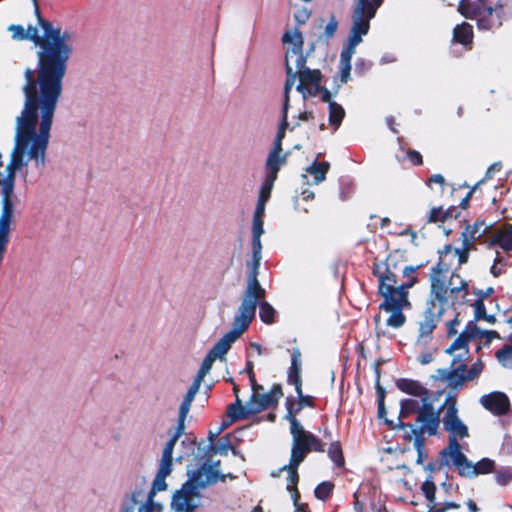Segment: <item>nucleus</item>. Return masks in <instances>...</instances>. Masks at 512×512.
Wrapping results in <instances>:
<instances>
[{
    "instance_id": "nucleus-1",
    "label": "nucleus",
    "mask_w": 512,
    "mask_h": 512,
    "mask_svg": "<svg viewBox=\"0 0 512 512\" xmlns=\"http://www.w3.org/2000/svg\"><path fill=\"white\" fill-rule=\"evenodd\" d=\"M38 23L42 35L32 25L25 32L26 40H31L38 47L37 75L30 68L25 71V103L21 114L16 117L10 160H44L62 82L75 50V30L62 28L40 17Z\"/></svg>"
},
{
    "instance_id": "nucleus-2",
    "label": "nucleus",
    "mask_w": 512,
    "mask_h": 512,
    "mask_svg": "<svg viewBox=\"0 0 512 512\" xmlns=\"http://www.w3.org/2000/svg\"><path fill=\"white\" fill-rule=\"evenodd\" d=\"M496 336V332L483 330L474 322H470L459 338L446 349V353L452 357L450 367L436 370L432 377L447 382L453 388L461 386L465 381L475 379L482 372L483 364L481 361H477L469 371H466L463 361L468 355L467 345L472 342L476 343L477 350H479L481 345H488Z\"/></svg>"
},
{
    "instance_id": "nucleus-3",
    "label": "nucleus",
    "mask_w": 512,
    "mask_h": 512,
    "mask_svg": "<svg viewBox=\"0 0 512 512\" xmlns=\"http://www.w3.org/2000/svg\"><path fill=\"white\" fill-rule=\"evenodd\" d=\"M184 434V427L180 424L177 428L169 431V438L162 448L161 460L152 489L146 494L141 491L135 492L123 504L121 512H163L164 507L155 500L157 492L167 489L166 478L173 470L174 462H181L188 452H180L177 447L179 438Z\"/></svg>"
},
{
    "instance_id": "nucleus-4",
    "label": "nucleus",
    "mask_w": 512,
    "mask_h": 512,
    "mask_svg": "<svg viewBox=\"0 0 512 512\" xmlns=\"http://www.w3.org/2000/svg\"><path fill=\"white\" fill-rule=\"evenodd\" d=\"M355 8L352 14V26L345 46L340 54V71L334 79L336 83L335 93L340 87L351 79V59L355 54L356 47L362 42L363 36L367 35L370 29V20L374 18L377 9L383 0H355Z\"/></svg>"
},
{
    "instance_id": "nucleus-5",
    "label": "nucleus",
    "mask_w": 512,
    "mask_h": 512,
    "mask_svg": "<svg viewBox=\"0 0 512 512\" xmlns=\"http://www.w3.org/2000/svg\"><path fill=\"white\" fill-rule=\"evenodd\" d=\"M291 427L290 432L292 435V450L291 458L288 465H284L277 472L273 471V477H279L282 472L287 474V490L291 494L295 511L294 512H309L305 504L299 503V492L297 491L298 483V466L304 461L306 455L311 451H321L322 446L320 441L310 432L304 430L300 422L295 419H290Z\"/></svg>"
},
{
    "instance_id": "nucleus-6",
    "label": "nucleus",
    "mask_w": 512,
    "mask_h": 512,
    "mask_svg": "<svg viewBox=\"0 0 512 512\" xmlns=\"http://www.w3.org/2000/svg\"><path fill=\"white\" fill-rule=\"evenodd\" d=\"M219 465V462L207 460L197 469L188 468V480L180 490L174 493L172 498L177 509L183 510L185 506V508L188 507L195 510L201 504L200 490L216 483L220 479L225 480L226 477L233 479L231 474L222 475Z\"/></svg>"
},
{
    "instance_id": "nucleus-7",
    "label": "nucleus",
    "mask_w": 512,
    "mask_h": 512,
    "mask_svg": "<svg viewBox=\"0 0 512 512\" xmlns=\"http://www.w3.org/2000/svg\"><path fill=\"white\" fill-rule=\"evenodd\" d=\"M282 41L285 45H290V47L286 51V72H287V80L285 82L284 87V104H283V123L280 127L282 130L284 127L288 125L287 123V111L289 107V94L295 83V75H292V65H302L303 62H306V56L302 53L303 46V38L302 34L298 29L288 30L282 37ZM280 139H281V131L278 133V143L276 146L270 151L267 160H281L280 159Z\"/></svg>"
},
{
    "instance_id": "nucleus-8",
    "label": "nucleus",
    "mask_w": 512,
    "mask_h": 512,
    "mask_svg": "<svg viewBox=\"0 0 512 512\" xmlns=\"http://www.w3.org/2000/svg\"><path fill=\"white\" fill-rule=\"evenodd\" d=\"M279 169L280 166L278 162H268L267 176L259 191L258 201L253 216L252 271H255V273H258L259 271L260 262L262 258L261 236L264 234L263 217L265 214V206L271 196V192L274 186V182L277 178V173Z\"/></svg>"
},
{
    "instance_id": "nucleus-9",
    "label": "nucleus",
    "mask_w": 512,
    "mask_h": 512,
    "mask_svg": "<svg viewBox=\"0 0 512 512\" xmlns=\"http://www.w3.org/2000/svg\"><path fill=\"white\" fill-rule=\"evenodd\" d=\"M391 259H388L387 264L377 265L375 273L379 279V292L384 298L381 304L382 309H403L409 306L408 289L411 288L416 279H408L403 284H397L395 273L390 269Z\"/></svg>"
},
{
    "instance_id": "nucleus-10",
    "label": "nucleus",
    "mask_w": 512,
    "mask_h": 512,
    "mask_svg": "<svg viewBox=\"0 0 512 512\" xmlns=\"http://www.w3.org/2000/svg\"><path fill=\"white\" fill-rule=\"evenodd\" d=\"M396 385L402 392L421 398L416 426L421 434L435 435L440 425V411L435 410L428 391L417 381L409 379H400Z\"/></svg>"
},
{
    "instance_id": "nucleus-11",
    "label": "nucleus",
    "mask_w": 512,
    "mask_h": 512,
    "mask_svg": "<svg viewBox=\"0 0 512 512\" xmlns=\"http://www.w3.org/2000/svg\"><path fill=\"white\" fill-rule=\"evenodd\" d=\"M249 367L252 395L249 401L244 405V409H240L238 406L228 407L227 413L232 420H239L257 414L275 404L282 397V389L279 385H274L268 392H265L263 387L255 382L254 374L251 370V363H249Z\"/></svg>"
},
{
    "instance_id": "nucleus-12",
    "label": "nucleus",
    "mask_w": 512,
    "mask_h": 512,
    "mask_svg": "<svg viewBox=\"0 0 512 512\" xmlns=\"http://www.w3.org/2000/svg\"><path fill=\"white\" fill-rule=\"evenodd\" d=\"M495 231L496 229L488 226L483 221H476L472 226L467 225L461 233V247L446 246L442 260L455 258L456 265H462L467 261L469 251L474 249V242L479 241L491 245V236H494Z\"/></svg>"
},
{
    "instance_id": "nucleus-13",
    "label": "nucleus",
    "mask_w": 512,
    "mask_h": 512,
    "mask_svg": "<svg viewBox=\"0 0 512 512\" xmlns=\"http://www.w3.org/2000/svg\"><path fill=\"white\" fill-rule=\"evenodd\" d=\"M257 275L258 273H255V271L251 272L241 305L233 321L232 329L241 335L246 331L253 320L258 301L265 298V289L260 285Z\"/></svg>"
},
{
    "instance_id": "nucleus-14",
    "label": "nucleus",
    "mask_w": 512,
    "mask_h": 512,
    "mask_svg": "<svg viewBox=\"0 0 512 512\" xmlns=\"http://www.w3.org/2000/svg\"><path fill=\"white\" fill-rule=\"evenodd\" d=\"M444 256V251L441 253L439 264L433 268L431 273V292L427 302H432L433 304H440L441 311L444 312V305L451 302L452 296H450V287L449 285V270L446 267V263L450 261H455V258H446L442 260Z\"/></svg>"
},
{
    "instance_id": "nucleus-15",
    "label": "nucleus",
    "mask_w": 512,
    "mask_h": 512,
    "mask_svg": "<svg viewBox=\"0 0 512 512\" xmlns=\"http://www.w3.org/2000/svg\"><path fill=\"white\" fill-rule=\"evenodd\" d=\"M440 304L426 302L425 311L418 322V332L415 337V346L419 349L432 346L433 332L442 316Z\"/></svg>"
},
{
    "instance_id": "nucleus-16",
    "label": "nucleus",
    "mask_w": 512,
    "mask_h": 512,
    "mask_svg": "<svg viewBox=\"0 0 512 512\" xmlns=\"http://www.w3.org/2000/svg\"><path fill=\"white\" fill-rule=\"evenodd\" d=\"M292 75H295V81L299 80L296 89L301 93L303 100L317 95L322 98V91L326 89L321 86L322 75L319 70L310 69L306 67V62H303L302 65H292Z\"/></svg>"
},
{
    "instance_id": "nucleus-17",
    "label": "nucleus",
    "mask_w": 512,
    "mask_h": 512,
    "mask_svg": "<svg viewBox=\"0 0 512 512\" xmlns=\"http://www.w3.org/2000/svg\"><path fill=\"white\" fill-rule=\"evenodd\" d=\"M23 162H0V185L2 186L1 211L10 207V213H14V204L11 196L14 191V177L21 170Z\"/></svg>"
},
{
    "instance_id": "nucleus-18",
    "label": "nucleus",
    "mask_w": 512,
    "mask_h": 512,
    "mask_svg": "<svg viewBox=\"0 0 512 512\" xmlns=\"http://www.w3.org/2000/svg\"><path fill=\"white\" fill-rule=\"evenodd\" d=\"M445 414L443 423L450 434V439L465 438L468 436V428L457 415L456 399L449 396L444 404Z\"/></svg>"
},
{
    "instance_id": "nucleus-19",
    "label": "nucleus",
    "mask_w": 512,
    "mask_h": 512,
    "mask_svg": "<svg viewBox=\"0 0 512 512\" xmlns=\"http://www.w3.org/2000/svg\"><path fill=\"white\" fill-rule=\"evenodd\" d=\"M502 9V4H497L495 9H493L492 7L479 8L474 18L477 20L479 29L490 30L495 27L501 26Z\"/></svg>"
},
{
    "instance_id": "nucleus-20",
    "label": "nucleus",
    "mask_w": 512,
    "mask_h": 512,
    "mask_svg": "<svg viewBox=\"0 0 512 512\" xmlns=\"http://www.w3.org/2000/svg\"><path fill=\"white\" fill-rule=\"evenodd\" d=\"M328 168L329 165L327 162H309L301 174L304 184H319L325 179Z\"/></svg>"
},
{
    "instance_id": "nucleus-21",
    "label": "nucleus",
    "mask_w": 512,
    "mask_h": 512,
    "mask_svg": "<svg viewBox=\"0 0 512 512\" xmlns=\"http://www.w3.org/2000/svg\"><path fill=\"white\" fill-rule=\"evenodd\" d=\"M481 404L494 414L505 413L509 408L507 396L501 392H494L485 395L480 400Z\"/></svg>"
},
{
    "instance_id": "nucleus-22",
    "label": "nucleus",
    "mask_w": 512,
    "mask_h": 512,
    "mask_svg": "<svg viewBox=\"0 0 512 512\" xmlns=\"http://www.w3.org/2000/svg\"><path fill=\"white\" fill-rule=\"evenodd\" d=\"M241 336L238 332L231 329L227 332L209 352L214 358L224 360L231 345Z\"/></svg>"
},
{
    "instance_id": "nucleus-23",
    "label": "nucleus",
    "mask_w": 512,
    "mask_h": 512,
    "mask_svg": "<svg viewBox=\"0 0 512 512\" xmlns=\"http://www.w3.org/2000/svg\"><path fill=\"white\" fill-rule=\"evenodd\" d=\"M321 100L328 103L329 123L330 125L334 126V130H336L340 126L345 116V111L340 104L331 100V92L329 90L322 91Z\"/></svg>"
},
{
    "instance_id": "nucleus-24",
    "label": "nucleus",
    "mask_w": 512,
    "mask_h": 512,
    "mask_svg": "<svg viewBox=\"0 0 512 512\" xmlns=\"http://www.w3.org/2000/svg\"><path fill=\"white\" fill-rule=\"evenodd\" d=\"M449 285L450 296H452V303H464L467 295V284L457 274L449 272Z\"/></svg>"
},
{
    "instance_id": "nucleus-25",
    "label": "nucleus",
    "mask_w": 512,
    "mask_h": 512,
    "mask_svg": "<svg viewBox=\"0 0 512 512\" xmlns=\"http://www.w3.org/2000/svg\"><path fill=\"white\" fill-rule=\"evenodd\" d=\"M499 245L505 251H512V225L496 230L491 236V245Z\"/></svg>"
},
{
    "instance_id": "nucleus-26",
    "label": "nucleus",
    "mask_w": 512,
    "mask_h": 512,
    "mask_svg": "<svg viewBox=\"0 0 512 512\" xmlns=\"http://www.w3.org/2000/svg\"><path fill=\"white\" fill-rule=\"evenodd\" d=\"M473 39V28L468 23L457 25L453 30V40L470 48Z\"/></svg>"
},
{
    "instance_id": "nucleus-27",
    "label": "nucleus",
    "mask_w": 512,
    "mask_h": 512,
    "mask_svg": "<svg viewBox=\"0 0 512 512\" xmlns=\"http://www.w3.org/2000/svg\"><path fill=\"white\" fill-rule=\"evenodd\" d=\"M387 316L383 318V322L386 326L392 328H399L405 322V317L402 313V309H383Z\"/></svg>"
},
{
    "instance_id": "nucleus-28",
    "label": "nucleus",
    "mask_w": 512,
    "mask_h": 512,
    "mask_svg": "<svg viewBox=\"0 0 512 512\" xmlns=\"http://www.w3.org/2000/svg\"><path fill=\"white\" fill-rule=\"evenodd\" d=\"M443 456L448 457L447 462L456 464L459 461H463L465 455L461 452V447L457 443V439H449V446L443 451Z\"/></svg>"
},
{
    "instance_id": "nucleus-29",
    "label": "nucleus",
    "mask_w": 512,
    "mask_h": 512,
    "mask_svg": "<svg viewBox=\"0 0 512 512\" xmlns=\"http://www.w3.org/2000/svg\"><path fill=\"white\" fill-rule=\"evenodd\" d=\"M421 409V398H407L401 400V410L400 417H407L412 413L417 412L419 414V410Z\"/></svg>"
},
{
    "instance_id": "nucleus-30",
    "label": "nucleus",
    "mask_w": 512,
    "mask_h": 512,
    "mask_svg": "<svg viewBox=\"0 0 512 512\" xmlns=\"http://www.w3.org/2000/svg\"><path fill=\"white\" fill-rule=\"evenodd\" d=\"M315 194L310 189H303L299 195H297L293 202V208L298 213H308L309 208L301 204V201L308 202L314 198Z\"/></svg>"
},
{
    "instance_id": "nucleus-31",
    "label": "nucleus",
    "mask_w": 512,
    "mask_h": 512,
    "mask_svg": "<svg viewBox=\"0 0 512 512\" xmlns=\"http://www.w3.org/2000/svg\"><path fill=\"white\" fill-rule=\"evenodd\" d=\"M338 29V21L335 16H331L324 28V33L317 39L318 43L327 45L329 40L335 35Z\"/></svg>"
},
{
    "instance_id": "nucleus-32",
    "label": "nucleus",
    "mask_w": 512,
    "mask_h": 512,
    "mask_svg": "<svg viewBox=\"0 0 512 512\" xmlns=\"http://www.w3.org/2000/svg\"><path fill=\"white\" fill-rule=\"evenodd\" d=\"M260 309H259V317L260 319L266 323L271 324L274 322L275 317V309L264 299L258 301Z\"/></svg>"
},
{
    "instance_id": "nucleus-33",
    "label": "nucleus",
    "mask_w": 512,
    "mask_h": 512,
    "mask_svg": "<svg viewBox=\"0 0 512 512\" xmlns=\"http://www.w3.org/2000/svg\"><path fill=\"white\" fill-rule=\"evenodd\" d=\"M481 8L479 5L472 3L470 0H460L458 5V11L466 18L474 19L478 9Z\"/></svg>"
},
{
    "instance_id": "nucleus-34",
    "label": "nucleus",
    "mask_w": 512,
    "mask_h": 512,
    "mask_svg": "<svg viewBox=\"0 0 512 512\" xmlns=\"http://www.w3.org/2000/svg\"><path fill=\"white\" fill-rule=\"evenodd\" d=\"M457 466L459 473L466 477H474L477 476V467L470 462L466 457L463 458V461H459L455 464Z\"/></svg>"
},
{
    "instance_id": "nucleus-35",
    "label": "nucleus",
    "mask_w": 512,
    "mask_h": 512,
    "mask_svg": "<svg viewBox=\"0 0 512 512\" xmlns=\"http://www.w3.org/2000/svg\"><path fill=\"white\" fill-rule=\"evenodd\" d=\"M301 365V353L299 349H293L292 363L290 368V378L294 377L296 382H298V378L301 372Z\"/></svg>"
},
{
    "instance_id": "nucleus-36",
    "label": "nucleus",
    "mask_w": 512,
    "mask_h": 512,
    "mask_svg": "<svg viewBox=\"0 0 512 512\" xmlns=\"http://www.w3.org/2000/svg\"><path fill=\"white\" fill-rule=\"evenodd\" d=\"M215 360H217V359L214 358L210 353H208V355L205 357V359L200 367V370L195 378L196 380H198V382H202L203 379L205 378V376L207 374H209Z\"/></svg>"
},
{
    "instance_id": "nucleus-37",
    "label": "nucleus",
    "mask_w": 512,
    "mask_h": 512,
    "mask_svg": "<svg viewBox=\"0 0 512 512\" xmlns=\"http://www.w3.org/2000/svg\"><path fill=\"white\" fill-rule=\"evenodd\" d=\"M499 363L507 369H512V347H505L497 352Z\"/></svg>"
},
{
    "instance_id": "nucleus-38",
    "label": "nucleus",
    "mask_w": 512,
    "mask_h": 512,
    "mask_svg": "<svg viewBox=\"0 0 512 512\" xmlns=\"http://www.w3.org/2000/svg\"><path fill=\"white\" fill-rule=\"evenodd\" d=\"M421 489L430 503H434L435 501V492L436 486L432 481L431 477H428L426 481L422 484Z\"/></svg>"
},
{
    "instance_id": "nucleus-39",
    "label": "nucleus",
    "mask_w": 512,
    "mask_h": 512,
    "mask_svg": "<svg viewBox=\"0 0 512 512\" xmlns=\"http://www.w3.org/2000/svg\"><path fill=\"white\" fill-rule=\"evenodd\" d=\"M230 418V420H224L220 425L214 427L213 429L209 430L208 433V441L211 444H213L214 440L225 430L229 427V425L233 422Z\"/></svg>"
},
{
    "instance_id": "nucleus-40",
    "label": "nucleus",
    "mask_w": 512,
    "mask_h": 512,
    "mask_svg": "<svg viewBox=\"0 0 512 512\" xmlns=\"http://www.w3.org/2000/svg\"><path fill=\"white\" fill-rule=\"evenodd\" d=\"M429 185L432 190L442 194L445 188V180L441 174H434L429 179Z\"/></svg>"
},
{
    "instance_id": "nucleus-41",
    "label": "nucleus",
    "mask_w": 512,
    "mask_h": 512,
    "mask_svg": "<svg viewBox=\"0 0 512 512\" xmlns=\"http://www.w3.org/2000/svg\"><path fill=\"white\" fill-rule=\"evenodd\" d=\"M333 489V484L330 482H323L315 489V496L319 500H325L329 497Z\"/></svg>"
},
{
    "instance_id": "nucleus-42",
    "label": "nucleus",
    "mask_w": 512,
    "mask_h": 512,
    "mask_svg": "<svg viewBox=\"0 0 512 512\" xmlns=\"http://www.w3.org/2000/svg\"><path fill=\"white\" fill-rule=\"evenodd\" d=\"M208 450L215 455H226L229 450L232 449L231 445L227 440H221L218 444L213 446V444H208Z\"/></svg>"
},
{
    "instance_id": "nucleus-43",
    "label": "nucleus",
    "mask_w": 512,
    "mask_h": 512,
    "mask_svg": "<svg viewBox=\"0 0 512 512\" xmlns=\"http://www.w3.org/2000/svg\"><path fill=\"white\" fill-rule=\"evenodd\" d=\"M328 454L331 460L337 465L343 464V457L339 444H332L329 448Z\"/></svg>"
},
{
    "instance_id": "nucleus-44",
    "label": "nucleus",
    "mask_w": 512,
    "mask_h": 512,
    "mask_svg": "<svg viewBox=\"0 0 512 512\" xmlns=\"http://www.w3.org/2000/svg\"><path fill=\"white\" fill-rule=\"evenodd\" d=\"M475 467H477V469H476L477 475L478 474H486L493 470L494 461H492L491 459H487V458L482 459L475 465Z\"/></svg>"
},
{
    "instance_id": "nucleus-45",
    "label": "nucleus",
    "mask_w": 512,
    "mask_h": 512,
    "mask_svg": "<svg viewBox=\"0 0 512 512\" xmlns=\"http://www.w3.org/2000/svg\"><path fill=\"white\" fill-rule=\"evenodd\" d=\"M8 30L12 33V38L15 40H26V29L21 25H10Z\"/></svg>"
},
{
    "instance_id": "nucleus-46",
    "label": "nucleus",
    "mask_w": 512,
    "mask_h": 512,
    "mask_svg": "<svg viewBox=\"0 0 512 512\" xmlns=\"http://www.w3.org/2000/svg\"><path fill=\"white\" fill-rule=\"evenodd\" d=\"M449 216L447 211H443L442 208H433L430 212L429 219L430 221L437 222L443 221Z\"/></svg>"
},
{
    "instance_id": "nucleus-47",
    "label": "nucleus",
    "mask_w": 512,
    "mask_h": 512,
    "mask_svg": "<svg viewBox=\"0 0 512 512\" xmlns=\"http://www.w3.org/2000/svg\"><path fill=\"white\" fill-rule=\"evenodd\" d=\"M428 348V351L422 353L421 355H419L418 357V361L422 364V365H427L429 363H431L433 361V353L434 351L436 350V347L434 344H432V346H429L427 347Z\"/></svg>"
},
{
    "instance_id": "nucleus-48",
    "label": "nucleus",
    "mask_w": 512,
    "mask_h": 512,
    "mask_svg": "<svg viewBox=\"0 0 512 512\" xmlns=\"http://www.w3.org/2000/svg\"><path fill=\"white\" fill-rule=\"evenodd\" d=\"M474 309H475V319L476 320H482L483 317H486V308L483 304V300L479 299L474 303Z\"/></svg>"
},
{
    "instance_id": "nucleus-49",
    "label": "nucleus",
    "mask_w": 512,
    "mask_h": 512,
    "mask_svg": "<svg viewBox=\"0 0 512 512\" xmlns=\"http://www.w3.org/2000/svg\"><path fill=\"white\" fill-rule=\"evenodd\" d=\"M202 382H198V380H194L192 386L190 387L187 396L185 398V401L187 402V405H190L192 400L194 399L195 395L199 391V388L201 386Z\"/></svg>"
},
{
    "instance_id": "nucleus-50",
    "label": "nucleus",
    "mask_w": 512,
    "mask_h": 512,
    "mask_svg": "<svg viewBox=\"0 0 512 512\" xmlns=\"http://www.w3.org/2000/svg\"><path fill=\"white\" fill-rule=\"evenodd\" d=\"M309 16H310L309 12L306 9H303L301 11H298L294 17H295V21L298 24L302 25L308 20Z\"/></svg>"
},
{
    "instance_id": "nucleus-51",
    "label": "nucleus",
    "mask_w": 512,
    "mask_h": 512,
    "mask_svg": "<svg viewBox=\"0 0 512 512\" xmlns=\"http://www.w3.org/2000/svg\"><path fill=\"white\" fill-rule=\"evenodd\" d=\"M414 434H415V438H414V446L416 447L417 451H418V458H417V463L419 464H422V452H421V447H422V443L420 441V438L419 436L417 435V431L416 429L413 430Z\"/></svg>"
},
{
    "instance_id": "nucleus-52",
    "label": "nucleus",
    "mask_w": 512,
    "mask_h": 512,
    "mask_svg": "<svg viewBox=\"0 0 512 512\" xmlns=\"http://www.w3.org/2000/svg\"><path fill=\"white\" fill-rule=\"evenodd\" d=\"M189 406L190 405H187L186 401H184L183 404L181 405L180 421H179L178 425L175 428H177L180 424L184 425V418L186 417V414L188 413ZM183 427L185 428V426H183Z\"/></svg>"
},
{
    "instance_id": "nucleus-53",
    "label": "nucleus",
    "mask_w": 512,
    "mask_h": 512,
    "mask_svg": "<svg viewBox=\"0 0 512 512\" xmlns=\"http://www.w3.org/2000/svg\"><path fill=\"white\" fill-rule=\"evenodd\" d=\"M233 391H234V394L236 397V401L234 404H231L230 406H238L240 409H244L245 404L242 403V400L239 396V388L236 384H234V386H233Z\"/></svg>"
},
{
    "instance_id": "nucleus-54",
    "label": "nucleus",
    "mask_w": 512,
    "mask_h": 512,
    "mask_svg": "<svg viewBox=\"0 0 512 512\" xmlns=\"http://www.w3.org/2000/svg\"><path fill=\"white\" fill-rule=\"evenodd\" d=\"M396 61V58L394 55L392 54H384L381 58H380V61L379 63L381 65H385V64H389V63H393Z\"/></svg>"
},
{
    "instance_id": "nucleus-55",
    "label": "nucleus",
    "mask_w": 512,
    "mask_h": 512,
    "mask_svg": "<svg viewBox=\"0 0 512 512\" xmlns=\"http://www.w3.org/2000/svg\"><path fill=\"white\" fill-rule=\"evenodd\" d=\"M378 413H379V417L382 418L384 417L386 411H385V407H384V396L383 394L380 395V398H379V409H378Z\"/></svg>"
},
{
    "instance_id": "nucleus-56",
    "label": "nucleus",
    "mask_w": 512,
    "mask_h": 512,
    "mask_svg": "<svg viewBox=\"0 0 512 512\" xmlns=\"http://www.w3.org/2000/svg\"><path fill=\"white\" fill-rule=\"evenodd\" d=\"M511 479L510 475L500 474L497 476V482L501 485H506Z\"/></svg>"
},
{
    "instance_id": "nucleus-57",
    "label": "nucleus",
    "mask_w": 512,
    "mask_h": 512,
    "mask_svg": "<svg viewBox=\"0 0 512 512\" xmlns=\"http://www.w3.org/2000/svg\"><path fill=\"white\" fill-rule=\"evenodd\" d=\"M493 292V288L488 287L484 291H478L476 292L477 295L480 296V299L482 300L484 297H488Z\"/></svg>"
},
{
    "instance_id": "nucleus-58",
    "label": "nucleus",
    "mask_w": 512,
    "mask_h": 512,
    "mask_svg": "<svg viewBox=\"0 0 512 512\" xmlns=\"http://www.w3.org/2000/svg\"><path fill=\"white\" fill-rule=\"evenodd\" d=\"M501 168V165L499 162H496L494 163L493 165H491L488 170H487V175L490 176L491 173H494L495 171H498L500 170Z\"/></svg>"
},
{
    "instance_id": "nucleus-59",
    "label": "nucleus",
    "mask_w": 512,
    "mask_h": 512,
    "mask_svg": "<svg viewBox=\"0 0 512 512\" xmlns=\"http://www.w3.org/2000/svg\"><path fill=\"white\" fill-rule=\"evenodd\" d=\"M408 156L410 160H422V156L420 155V153L415 150L410 151Z\"/></svg>"
},
{
    "instance_id": "nucleus-60",
    "label": "nucleus",
    "mask_w": 512,
    "mask_h": 512,
    "mask_svg": "<svg viewBox=\"0 0 512 512\" xmlns=\"http://www.w3.org/2000/svg\"><path fill=\"white\" fill-rule=\"evenodd\" d=\"M171 508H172L173 512H194L195 511L188 507H186V509L184 508L183 510L177 509V507L174 505V501L171 502Z\"/></svg>"
},
{
    "instance_id": "nucleus-61",
    "label": "nucleus",
    "mask_w": 512,
    "mask_h": 512,
    "mask_svg": "<svg viewBox=\"0 0 512 512\" xmlns=\"http://www.w3.org/2000/svg\"><path fill=\"white\" fill-rule=\"evenodd\" d=\"M467 506H468V509L470 512H477L478 511V507L476 505V503L472 500H469L467 502Z\"/></svg>"
},
{
    "instance_id": "nucleus-62",
    "label": "nucleus",
    "mask_w": 512,
    "mask_h": 512,
    "mask_svg": "<svg viewBox=\"0 0 512 512\" xmlns=\"http://www.w3.org/2000/svg\"><path fill=\"white\" fill-rule=\"evenodd\" d=\"M250 347L257 352V355L260 356L262 354V348H261V346L258 343H254L253 342V343L250 344Z\"/></svg>"
},
{
    "instance_id": "nucleus-63",
    "label": "nucleus",
    "mask_w": 512,
    "mask_h": 512,
    "mask_svg": "<svg viewBox=\"0 0 512 512\" xmlns=\"http://www.w3.org/2000/svg\"><path fill=\"white\" fill-rule=\"evenodd\" d=\"M482 320L486 321L489 324H493V323H495L496 318L493 315L486 314V317H483Z\"/></svg>"
},
{
    "instance_id": "nucleus-64",
    "label": "nucleus",
    "mask_w": 512,
    "mask_h": 512,
    "mask_svg": "<svg viewBox=\"0 0 512 512\" xmlns=\"http://www.w3.org/2000/svg\"><path fill=\"white\" fill-rule=\"evenodd\" d=\"M415 271V269L413 267H405L403 269V274L406 275L407 277L410 276L411 273H413Z\"/></svg>"
}]
</instances>
